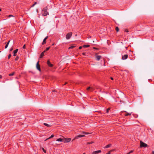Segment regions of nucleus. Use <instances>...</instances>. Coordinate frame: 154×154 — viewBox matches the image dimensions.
Segmentation results:
<instances>
[{"label": "nucleus", "instance_id": "1", "mask_svg": "<svg viewBox=\"0 0 154 154\" xmlns=\"http://www.w3.org/2000/svg\"><path fill=\"white\" fill-rule=\"evenodd\" d=\"M47 8L46 7L42 10V11L44 12V13L42 14L44 16H46L47 15L49 14L48 12L47 11Z\"/></svg>", "mask_w": 154, "mask_h": 154}, {"label": "nucleus", "instance_id": "2", "mask_svg": "<svg viewBox=\"0 0 154 154\" xmlns=\"http://www.w3.org/2000/svg\"><path fill=\"white\" fill-rule=\"evenodd\" d=\"M140 147H146L148 146L145 143L143 142L142 141H140Z\"/></svg>", "mask_w": 154, "mask_h": 154}, {"label": "nucleus", "instance_id": "3", "mask_svg": "<svg viewBox=\"0 0 154 154\" xmlns=\"http://www.w3.org/2000/svg\"><path fill=\"white\" fill-rule=\"evenodd\" d=\"M72 33V32H69L66 35V38L67 39H69L71 37Z\"/></svg>", "mask_w": 154, "mask_h": 154}, {"label": "nucleus", "instance_id": "4", "mask_svg": "<svg viewBox=\"0 0 154 154\" xmlns=\"http://www.w3.org/2000/svg\"><path fill=\"white\" fill-rule=\"evenodd\" d=\"M63 138V142L65 143L69 142L71 140V138Z\"/></svg>", "mask_w": 154, "mask_h": 154}, {"label": "nucleus", "instance_id": "5", "mask_svg": "<svg viewBox=\"0 0 154 154\" xmlns=\"http://www.w3.org/2000/svg\"><path fill=\"white\" fill-rule=\"evenodd\" d=\"M36 68L37 69L39 70V71H41V69L40 68V66L39 65V62H38L37 63L36 65Z\"/></svg>", "mask_w": 154, "mask_h": 154}, {"label": "nucleus", "instance_id": "6", "mask_svg": "<svg viewBox=\"0 0 154 154\" xmlns=\"http://www.w3.org/2000/svg\"><path fill=\"white\" fill-rule=\"evenodd\" d=\"M101 57V56L98 55L97 54H95L96 59L97 60H100Z\"/></svg>", "mask_w": 154, "mask_h": 154}, {"label": "nucleus", "instance_id": "7", "mask_svg": "<svg viewBox=\"0 0 154 154\" xmlns=\"http://www.w3.org/2000/svg\"><path fill=\"white\" fill-rule=\"evenodd\" d=\"M85 136L84 135H78L77 136H76L75 138H74V139H78L80 137H85Z\"/></svg>", "mask_w": 154, "mask_h": 154}, {"label": "nucleus", "instance_id": "8", "mask_svg": "<svg viewBox=\"0 0 154 154\" xmlns=\"http://www.w3.org/2000/svg\"><path fill=\"white\" fill-rule=\"evenodd\" d=\"M101 152V151L100 150L96 151L93 152L92 153V154H97L99 153H100Z\"/></svg>", "mask_w": 154, "mask_h": 154}, {"label": "nucleus", "instance_id": "9", "mask_svg": "<svg viewBox=\"0 0 154 154\" xmlns=\"http://www.w3.org/2000/svg\"><path fill=\"white\" fill-rule=\"evenodd\" d=\"M128 57V55L127 54H125L122 56V59L123 60H125Z\"/></svg>", "mask_w": 154, "mask_h": 154}, {"label": "nucleus", "instance_id": "10", "mask_svg": "<svg viewBox=\"0 0 154 154\" xmlns=\"http://www.w3.org/2000/svg\"><path fill=\"white\" fill-rule=\"evenodd\" d=\"M48 38V36H47L44 39L43 42L42 43V45H44V44H45L46 43V40Z\"/></svg>", "mask_w": 154, "mask_h": 154}, {"label": "nucleus", "instance_id": "11", "mask_svg": "<svg viewBox=\"0 0 154 154\" xmlns=\"http://www.w3.org/2000/svg\"><path fill=\"white\" fill-rule=\"evenodd\" d=\"M47 64H48V65L50 67H51L53 66V64L51 63L49 60H48L47 61Z\"/></svg>", "mask_w": 154, "mask_h": 154}, {"label": "nucleus", "instance_id": "12", "mask_svg": "<svg viewBox=\"0 0 154 154\" xmlns=\"http://www.w3.org/2000/svg\"><path fill=\"white\" fill-rule=\"evenodd\" d=\"M90 89H91V90H94V89L92 87H88L87 89H86V90L88 91H89Z\"/></svg>", "mask_w": 154, "mask_h": 154}, {"label": "nucleus", "instance_id": "13", "mask_svg": "<svg viewBox=\"0 0 154 154\" xmlns=\"http://www.w3.org/2000/svg\"><path fill=\"white\" fill-rule=\"evenodd\" d=\"M46 51H44L43 52H42L41 54L40 58H42L44 56V54L45 52Z\"/></svg>", "mask_w": 154, "mask_h": 154}, {"label": "nucleus", "instance_id": "14", "mask_svg": "<svg viewBox=\"0 0 154 154\" xmlns=\"http://www.w3.org/2000/svg\"><path fill=\"white\" fill-rule=\"evenodd\" d=\"M63 138H60L57 139L56 141H63Z\"/></svg>", "mask_w": 154, "mask_h": 154}, {"label": "nucleus", "instance_id": "15", "mask_svg": "<svg viewBox=\"0 0 154 154\" xmlns=\"http://www.w3.org/2000/svg\"><path fill=\"white\" fill-rule=\"evenodd\" d=\"M18 50V49H16V50H15V51H14V56H15L16 55V54Z\"/></svg>", "mask_w": 154, "mask_h": 154}, {"label": "nucleus", "instance_id": "16", "mask_svg": "<svg viewBox=\"0 0 154 154\" xmlns=\"http://www.w3.org/2000/svg\"><path fill=\"white\" fill-rule=\"evenodd\" d=\"M44 125H45L46 126H47V127H50L51 126V125H49V124H48L46 123H44Z\"/></svg>", "mask_w": 154, "mask_h": 154}, {"label": "nucleus", "instance_id": "17", "mask_svg": "<svg viewBox=\"0 0 154 154\" xmlns=\"http://www.w3.org/2000/svg\"><path fill=\"white\" fill-rule=\"evenodd\" d=\"M111 146V144H109L106 145V146L104 147V148H107Z\"/></svg>", "mask_w": 154, "mask_h": 154}, {"label": "nucleus", "instance_id": "18", "mask_svg": "<svg viewBox=\"0 0 154 154\" xmlns=\"http://www.w3.org/2000/svg\"><path fill=\"white\" fill-rule=\"evenodd\" d=\"M90 46V45H84L83 46V47L84 48H86V47H88Z\"/></svg>", "mask_w": 154, "mask_h": 154}, {"label": "nucleus", "instance_id": "19", "mask_svg": "<svg viewBox=\"0 0 154 154\" xmlns=\"http://www.w3.org/2000/svg\"><path fill=\"white\" fill-rule=\"evenodd\" d=\"M116 30L117 32H119V28L118 27H116Z\"/></svg>", "mask_w": 154, "mask_h": 154}, {"label": "nucleus", "instance_id": "20", "mask_svg": "<svg viewBox=\"0 0 154 154\" xmlns=\"http://www.w3.org/2000/svg\"><path fill=\"white\" fill-rule=\"evenodd\" d=\"M131 115V113H128L125 114V116H128L129 115Z\"/></svg>", "mask_w": 154, "mask_h": 154}, {"label": "nucleus", "instance_id": "21", "mask_svg": "<svg viewBox=\"0 0 154 154\" xmlns=\"http://www.w3.org/2000/svg\"><path fill=\"white\" fill-rule=\"evenodd\" d=\"M75 46H72L70 47L69 48V49H72L73 48H74V47H75Z\"/></svg>", "mask_w": 154, "mask_h": 154}, {"label": "nucleus", "instance_id": "22", "mask_svg": "<svg viewBox=\"0 0 154 154\" xmlns=\"http://www.w3.org/2000/svg\"><path fill=\"white\" fill-rule=\"evenodd\" d=\"M14 74V72H13L12 73H11L9 74L10 76H11L13 75Z\"/></svg>", "mask_w": 154, "mask_h": 154}, {"label": "nucleus", "instance_id": "23", "mask_svg": "<svg viewBox=\"0 0 154 154\" xmlns=\"http://www.w3.org/2000/svg\"><path fill=\"white\" fill-rule=\"evenodd\" d=\"M113 151V150H110L109 151V152L106 154H110L111 153V152L112 151Z\"/></svg>", "mask_w": 154, "mask_h": 154}, {"label": "nucleus", "instance_id": "24", "mask_svg": "<svg viewBox=\"0 0 154 154\" xmlns=\"http://www.w3.org/2000/svg\"><path fill=\"white\" fill-rule=\"evenodd\" d=\"M94 143V142H93V141H92V142H88V143H87V144H92V143Z\"/></svg>", "mask_w": 154, "mask_h": 154}, {"label": "nucleus", "instance_id": "25", "mask_svg": "<svg viewBox=\"0 0 154 154\" xmlns=\"http://www.w3.org/2000/svg\"><path fill=\"white\" fill-rule=\"evenodd\" d=\"M42 150H43V151H44V152L45 153H46V150H45L44 148H42Z\"/></svg>", "mask_w": 154, "mask_h": 154}, {"label": "nucleus", "instance_id": "26", "mask_svg": "<svg viewBox=\"0 0 154 154\" xmlns=\"http://www.w3.org/2000/svg\"><path fill=\"white\" fill-rule=\"evenodd\" d=\"M54 137V135L53 134L52 135L51 137H49V138H51Z\"/></svg>", "mask_w": 154, "mask_h": 154}, {"label": "nucleus", "instance_id": "27", "mask_svg": "<svg viewBox=\"0 0 154 154\" xmlns=\"http://www.w3.org/2000/svg\"><path fill=\"white\" fill-rule=\"evenodd\" d=\"M110 109V108H108V109H107V110H106V112L108 113V112L109 111Z\"/></svg>", "mask_w": 154, "mask_h": 154}, {"label": "nucleus", "instance_id": "28", "mask_svg": "<svg viewBox=\"0 0 154 154\" xmlns=\"http://www.w3.org/2000/svg\"><path fill=\"white\" fill-rule=\"evenodd\" d=\"M83 134H89V133L85 132H83Z\"/></svg>", "mask_w": 154, "mask_h": 154}, {"label": "nucleus", "instance_id": "29", "mask_svg": "<svg viewBox=\"0 0 154 154\" xmlns=\"http://www.w3.org/2000/svg\"><path fill=\"white\" fill-rule=\"evenodd\" d=\"M133 152V150H131L129 152L127 153V154H130V153L132 152Z\"/></svg>", "mask_w": 154, "mask_h": 154}, {"label": "nucleus", "instance_id": "30", "mask_svg": "<svg viewBox=\"0 0 154 154\" xmlns=\"http://www.w3.org/2000/svg\"><path fill=\"white\" fill-rule=\"evenodd\" d=\"M9 44H7L5 46V48H7L8 46V45Z\"/></svg>", "mask_w": 154, "mask_h": 154}, {"label": "nucleus", "instance_id": "31", "mask_svg": "<svg viewBox=\"0 0 154 154\" xmlns=\"http://www.w3.org/2000/svg\"><path fill=\"white\" fill-rule=\"evenodd\" d=\"M8 17H14V16L13 15H9Z\"/></svg>", "mask_w": 154, "mask_h": 154}, {"label": "nucleus", "instance_id": "32", "mask_svg": "<svg viewBox=\"0 0 154 154\" xmlns=\"http://www.w3.org/2000/svg\"><path fill=\"white\" fill-rule=\"evenodd\" d=\"M18 58H19V57H17L16 58L15 60H18Z\"/></svg>", "mask_w": 154, "mask_h": 154}, {"label": "nucleus", "instance_id": "33", "mask_svg": "<svg viewBox=\"0 0 154 154\" xmlns=\"http://www.w3.org/2000/svg\"><path fill=\"white\" fill-rule=\"evenodd\" d=\"M11 54H9L8 56V58L9 59L11 57Z\"/></svg>", "mask_w": 154, "mask_h": 154}, {"label": "nucleus", "instance_id": "34", "mask_svg": "<svg viewBox=\"0 0 154 154\" xmlns=\"http://www.w3.org/2000/svg\"><path fill=\"white\" fill-rule=\"evenodd\" d=\"M50 48V47H49L48 48H46V51H48V50H49V49Z\"/></svg>", "mask_w": 154, "mask_h": 154}, {"label": "nucleus", "instance_id": "35", "mask_svg": "<svg viewBox=\"0 0 154 154\" xmlns=\"http://www.w3.org/2000/svg\"><path fill=\"white\" fill-rule=\"evenodd\" d=\"M25 47H26V45H24L23 46V48H25Z\"/></svg>", "mask_w": 154, "mask_h": 154}, {"label": "nucleus", "instance_id": "36", "mask_svg": "<svg viewBox=\"0 0 154 154\" xmlns=\"http://www.w3.org/2000/svg\"><path fill=\"white\" fill-rule=\"evenodd\" d=\"M82 48V46H80V47H79V49H81Z\"/></svg>", "mask_w": 154, "mask_h": 154}, {"label": "nucleus", "instance_id": "37", "mask_svg": "<svg viewBox=\"0 0 154 154\" xmlns=\"http://www.w3.org/2000/svg\"><path fill=\"white\" fill-rule=\"evenodd\" d=\"M10 40H9V41L8 42H7V44H9V43H10Z\"/></svg>", "mask_w": 154, "mask_h": 154}, {"label": "nucleus", "instance_id": "38", "mask_svg": "<svg viewBox=\"0 0 154 154\" xmlns=\"http://www.w3.org/2000/svg\"><path fill=\"white\" fill-rule=\"evenodd\" d=\"M125 31H126L127 32H128V30H127V29H126L125 30Z\"/></svg>", "mask_w": 154, "mask_h": 154}, {"label": "nucleus", "instance_id": "39", "mask_svg": "<svg viewBox=\"0 0 154 154\" xmlns=\"http://www.w3.org/2000/svg\"><path fill=\"white\" fill-rule=\"evenodd\" d=\"M50 139V138H47V139H46L45 140V141L47 140H48V139Z\"/></svg>", "mask_w": 154, "mask_h": 154}, {"label": "nucleus", "instance_id": "40", "mask_svg": "<svg viewBox=\"0 0 154 154\" xmlns=\"http://www.w3.org/2000/svg\"><path fill=\"white\" fill-rule=\"evenodd\" d=\"M111 80H113V78H112V77H111Z\"/></svg>", "mask_w": 154, "mask_h": 154}, {"label": "nucleus", "instance_id": "41", "mask_svg": "<svg viewBox=\"0 0 154 154\" xmlns=\"http://www.w3.org/2000/svg\"><path fill=\"white\" fill-rule=\"evenodd\" d=\"M152 154H154V151H153L152 152Z\"/></svg>", "mask_w": 154, "mask_h": 154}, {"label": "nucleus", "instance_id": "42", "mask_svg": "<svg viewBox=\"0 0 154 154\" xmlns=\"http://www.w3.org/2000/svg\"><path fill=\"white\" fill-rule=\"evenodd\" d=\"M90 89L89 90H90V91H93V90H91V89H90Z\"/></svg>", "mask_w": 154, "mask_h": 154}, {"label": "nucleus", "instance_id": "43", "mask_svg": "<svg viewBox=\"0 0 154 154\" xmlns=\"http://www.w3.org/2000/svg\"><path fill=\"white\" fill-rule=\"evenodd\" d=\"M35 5L34 4V5H33L32 6V7H33Z\"/></svg>", "mask_w": 154, "mask_h": 154}, {"label": "nucleus", "instance_id": "44", "mask_svg": "<svg viewBox=\"0 0 154 154\" xmlns=\"http://www.w3.org/2000/svg\"><path fill=\"white\" fill-rule=\"evenodd\" d=\"M82 54L83 55H85V53H83Z\"/></svg>", "mask_w": 154, "mask_h": 154}, {"label": "nucleus", "instance_id": "45", "mask_svg": "<svg viewBox=\"0 0 154 154\" xmlns=\"http://www.w3.org/2000/svg\"><path fill=\"white\" fill-rule=\"evenodd\" d=\"M127 112L126 111H122L121 112Z\"/></svg>", "mask_w": 154, "mask_h": 154}, {"label": "nucleus", "instance_id": "46", "mask_svg": "<svg viewBox=\"0 0 154 154\" xmlns=\"http://www.w3.org/2000/svg\"><path fill=\"white\" fill-rule=\"evenodd\" d=\"M67 83L66 82V83H65V84H64V85H66V84Z\"/></svg>", "mask_w": 154, "mask_h": 154}, {"label": "nucleus", "instance_id": "47", "mask_svg": "<svg viewBox=\"0 0 154 154\" xmlns=\"http://www.w3.org/2000/svg\"><path fill=\"white\" fill-rule=\"evenodd\" d=\"M37 3L36 2H35L34 4L35 5V4H36Z\"/></svg>", "mask_w": 154, "mask_h": 154}, {"label": "nucleus", "instance_id": "48", "mask_svg": "<svg viewBox=\"0 0 154 154\" xmlns=\"http://www.w3.org/2000/svg\"><path fill=\"white\" fill-rule=\"evenodd\" d=\"M12 49H12H12H11V50H10V51H11L12 50Z\"/></svg>", "mask_w": 154, "mask_h": 154}, {"label": "nucleus", "instance_id": "49", "mask_svg": "<svg viewBox=\"0 0 154 154\" xmlns=\"http://www.w3.org/2000/svg\"><path fill=\"white\" fill-rule=\"evenodd\" d=\"M94 48V49H97L96 48Z\"/></svg>", "mask_w": 154, "mask_h": 154}, {"label": "nucleus", "instance_id": "50", "mask_svg": "<svg viewBox=\"0 0 154 154\" xmlns=\"http://www.w3.org/2000/svg\"><path fill=\"white\" fill-rule=\"evenodd\" d=\"M1 78V75H0V78Z\"/></svg>", "mask_w": 154, "mask_h": 154}, {"label": "nucleus", "instance_id": "51", "mask_svg": "<svg viewBox=\"0 0 154 154\" xmlns=\"http://www.w3.org/2000/svg\"><path fill=\"white\" fill-rule=\"evenodd\" d=\"M0 11H1V9H0Z\"/></svg>", "mask_w": 154, "mask_h": 154}, {"label": "nucleus", "instance_id": "52", "mask_svg": "<svg viewBox=\"0 0 154 154\" xmlns=\"http://www.w3.org/2000/svg\"><path fill=\"white\" fill-rule=\"evenodd\" d=\"M37 12H38V10L37 9Z\"/></svg>", "mask_w": 154, "mask_h": 154}, {"label": "nucleus", "instance_id": "53", "mask_svg": "<svg viewBox=\"0 0 154 154\" xmlns=\"http://www.w3.org/2000/svg\"><path fill=\"white\" fill-rule=\"evenodd\" d=\"M54 44H52V45H54Z\"/></svg>", "mask_w": 154, "mask_h": 154}, {"label": "nucleus", "instance_id": "54", "mask_svg": "<svg viewBox=\"0 0 154 154\" xmlns=\"http://www.w3.org/2000/svg\"><path fill=\"white\" fill-rule=\"evenodd\" d=\"M83 154H85V153H84Z\"/></svg>", "mask_w": 154, "mask_h": 154}, {"label": "nucleus", "instance_id": "55", "mask_svg": "<svg viewBox=\"0 0 154 154\" xmlns=\"http://www.w3.org/2000/svg\"><path fill=\"white\" fill-rule=\"evenodd\" d=\"M1 52V51H0V53Z\"/></svg>", "mask_w": 154, "mask_h": 154}]
</instances>
